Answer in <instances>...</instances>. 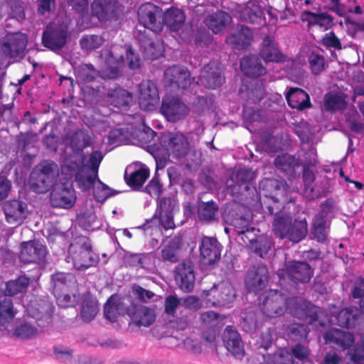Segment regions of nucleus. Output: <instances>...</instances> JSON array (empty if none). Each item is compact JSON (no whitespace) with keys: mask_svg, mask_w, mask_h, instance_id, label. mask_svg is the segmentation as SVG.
Listing matches in <instances>:
<instances>
[{"mask_svg":"<svg viewBox=\"0 0 364 364\" xmlns=\"http://www.w3.org/2000/svg\"><path fill=\"white\" fill-rule=\"evenodd\" d=\"M349 354L354 364H364V336L361 338V346H355Z\"/></svg>","mask_w":364,"mask_h":364,"instance_id":"obj_63","label":"nucleus"},{"mask_svg":"<svg viewBox=\"0 0 364 364\" xmlns=\"http://www.w3.org/2000/svg\"><path fill=\"white\" fill-rule=\"evenodd\" d=\"M352 294L354 298L361 299L360 306L361 311L364 313V278L360 279L355 283Z\"/></svg>","mask_w":364,"mask_h":364,"instance_id":"obj_64","label":"nucleus"},{"mask_svg":"<svg viewBox=\"0 0 364 364\" xmlns=\"http://www.w3.org/2000/svg\"><path fill=\"white\" fill-rule=\"evenodd\" d=\"M268 280L267 268L263 264H259L252 267L247 271L245 283L249 291L257 293L265 288Z\"/></svg>","mask_w":364,"mask_h":364,"instance_id":"obj_22","label":"nucleus"},{"mask_svg":"<svg viewBox=\"0 0 364 364\" xmlns=\"http://www.w3.org/2000/svg\"><path fill=\"white\" fill-rule=\"evenodd\" d=\"M246 96L247 102L244 106L243 117L247 122H261L263 119V111L251 109L248 107L250 102L254 103L259 102L264 96V86L262 82L260 85H256L255 87H247Z\"/></svg>","mask_w":364,"mask_h":364,"instance_id":"obj_20","label":"nucleus"},{"mask_svg":"<svg viewBox=\"0 0 364 364\" xmlns=\"http://www.w3.org/2000/svg\"><path fill=\"white\" fill-rule=\"evenodd\" d=\"M316 314L309 313L307 322L312 328L324 327L328 323L337 324L345 328H350L358 321V309L356 307L346 308L337 314L338 308L333 305L329 308L330 314H325L319 307Z\"/></svg>","mask_w":364,"mask_h":364,"instance_id":"obj_5","label":"nucleus"},{"mask_svg":"<svg viewBox=\"0 0 364 364\" xmlns=\"http://www.w3.org/2000/svg\"><path fill=\"white\" fill-rule=\"evenodd\" d=\"M347 95L341 92L331 91L325 95L323 107L328 112H336L345 108L347 102Z\"/></svg>","mask_w":364,"mask_h":364,"instance_id":"obj_45","label":"nucleus"},{"mask_svg":"<svg viewBox=\"0 0 364 364\" xmlns=\"http://www.w3.org/2000/svg\"><path fill=\"white\" fill-rule=\"evenodd\" d=\"M47 250L45 245L36 240L23 242L21 245L20 259L24 263H38L45 259Z\"/></svg>","mask_w":364,"mask_h":364,"instance_id":"obj_23","label":"nucleus"},{"mask_svg":"<svg viewBox=\"0 0 364 364\" xmlns=\"http://www.w3.org/2000/svg\"><path fill=\"white\" fill-rule=\"evenodd\" d=\"M240 68L243 74L250 78L254 79L266 73V68L259 62L256 55H246L240 61Z\"/></svg>","mask_w":364,"mask_h":364,"instance_id":"obj_33","label":"nucleus"},{"mask_svg":"<svg viewBox=\"0 0 364 364\" xmlns=\"http://www.w3.org/2000/svg\"><path fill=\"white\" fill-rule=\"evenodd\" d=\"M66 38L67 32L65 29H53L52 26H47L43 32L42 42L45 47L52 50H57L65 46Z\"/></svg>","mask_w":364,"mask_h":364,"instance_id":"obj_29","label":"nucleus"},{"mask_svg":"<svg viewBox=\"0 0 364 364\" xmlns=\"http://www.w3.org/2000/svg\"><path fill=\"white\" fill-rule=\"evenodd\" d=\"M48 309L50 306L46 303L41 304L36 301H31L26 308L27 315L16 321L13 335L21 339L35 336L38 328L34 323L39 327H43L50 321L52 311H48Z\"/></svg>","mask_w":364,"mask_h":364,"instance_id":"obj_4","label":"nucleus"},{"mask_svg":"<svg viewBox=\"0 0 364 364\" xmlns=\"http://www.w3.org/2000/svg\"><path fill=\"white\" fill-rule=\"evenodd\" d=\"M27 36L21 32L6 34L0 41V55L7 58L20 56L27 46Z\"/></svg>","mask_w":364,"mask_h":364,"instance_id":"obj_16","label":"nucleus"},{"mask_svg":"<svg viewBox=\"0 0 364 364\" xmlns=\"http://www.w3.org/2000/svg\"><path fill=\"white\" fill-rule=\"evenodd\" d=\"M289 105L294 109L303 110L311 107L309 95L302 89L290 87L286 94Z\"/></svg>","mask_w":364,"mask_h":364,"instance_id":"obj_37","label":"nucleus"},{"mask_svg":"<svg viewBox=\"0 0 364 364\" xmlns=\"http://www.w3.org/2000/svg\"><path fill=\"white\" fill-rule=\"evenodd\" d=\"M336 211V205L333 199H327L321 205V210L317 214H321L324 218L330 220L334 216Z\"/></svg>","mask_w":364,"mask_h":364,"instance_id":"obj_62","label":"nucleus"},{"mask_svg":"<svg viewBox=\"0 0 364 364\" xmlns=\"http://www.w3.org/2000/svg\"><path fill=\"white\" fill-rule=\"evenodd\" d=\"M118 297L112 295L105 304V316L109 321L114 322L117 316L120 314L119 304L117 302Z\"/></svg>","mask_w":364,"mask_h":364,"instance_id":"obj_56","label":"nucleus"},{"mask_svg":"<svg viewBox=\"0 0 364 364\" xmlns=\"http://www.w3.org/2000/svg\"><path fill=\"white\" fill-rule=\"evenodd\" d=\"M92 134L86 129L77 130L69 139V146L73 154L64 159L62 164V174L75 176L78 188L86 190L90 188L97 177L100 164L104 157L100 151H92L86 156L84 149L92 145Z\"/></svg>","mask_w":364,"mask_h":364,"instance_id":"obj_1","label":"nucleus"},{"mask_svg":"<svg viewBox=\"0 0 364 364\" xmlns=\"http://www.w3.org/2000/svg\"><path fill=\"white\" fill-rule=\"evenodd\" d=\"M114 5V0H94L91 5L92 15L100 21H105L113 12Z\"/></svg>","mask_w":364,"mask_h":364,"instance_id":"obj_47","label":"nucleus"},{"mask_svg":"<svg viewBox=\"0 0 364 364\" xmlns=\"http://www.w3.org/2000/svg\"><path fill=\"white\" fill-rule=\"evenodd\" d=\"M252 216L247 213L245 215L240 216L232 219L231 225L233 226L234 230L238 235L241 236V239L244 243L247 245V236L251 237L255 233L256 229L252 225Z\"/></svg>","mask_w":364,"mask_h":364,"instance_id":"obj_39","label":"nucleus"},{"mask_svg":"<svg viewBox=\"0 0 364 364\" xmlns=\"http://www.w3.org/2000/svg\"><path fill=\"white\" fill-rule=\"evenodd\" d=\"M309 65L314 74H318L323 70L325 59L323 56L315 53H311L309 57Z\"/></svg>","mask_w":364,"mask_h":364,"instance_id":"obj_61","label":"nucleus"},{"mask_svg":"<svg viewBox=\"0 0 364 364\" xmlns=\"http://www.w3.org/2000/svg\"><path fill=\"white\" fill-rule=\"evenodd\" d=\"M139 45L141 50L144 53L145 56L149 59H156L161 56L164 51L163 42L156 39L153 41L150 38L144 35L138 37Z\"/></svg>","mask_w":364,"mask_h":364,"instance_id":"obj_35","label":"nucleus"},{"mask_svg":"<svg viewBox=\"0 0 364 364\" xmlns=\"http://www.w3.org/2000/svg\"><path fill=\"white\" fill-rule=\"evenodd\" d=\"M67 262H71L77 270H85L96 266L99 257L92 251L90 240L86 237H79L70 245Z\"/></svg>","mask_w":364,"mask_h":364,"instance_id":"obj_10","label":"nucleus"},{"mask_svg":"<svg viewBox=\"0 0 364 364\" xmlns=\"http://www.w3.org/2000/svg\"><path fill=\"white\" fill-rule=\"evenodd\" d=\"M218 210V205L213 200L202 202L198 205V218L202 221H211L215 218Z\"/></svg>","mask_w":364,"mask_h":364,"instance_id":"obj_55","label":"nucleus"},{"mask_svg":"<svg viewBox=\"0 0 364 364\" xmlns=\"http://www.w3.org/2000/svg\"><path fill=\"white\" fill-rule=\"evenodd\" d=\"M224 318L225 316L213 311H208L200 314L202 323L208 328L215 327L220 324L223 325Z\"/></svg>","mask_w":364,"mask_h":364,"instance_id":"obj_59","label":"nucleus"},{"mask_svg":"<svg viewBox=\"0 0 364 364\" xmlns=\"http://www.w3.org/2000/svg\"><path fill=\"white\" fill-rule=\"evenodd\" d=\"M53 285V294L56 298L57 304L62 308H68L75 305L77 297L75 294L72 296L67 291L71 287H74L76 280L70 274L63 272L56 273L52 276Z\"/></svg>","mask_w":364,"mask_h":364,"instance_id":"obj_13","label":"nucleus"},{"mask_svg":"<svg viewBox=\"0 0 364 364\" xmlns=\"http://www.w3.org/2000/svg\"><path fill=\"white\" fill-rule=\"evenodd\" d=\"M306 19L308 21L309 28L312 31L319 29L324 31L333 24V18L326 13L314 14L309 11L306 13Z\"/></svg>","mask_w":364,"mask_h":364,"instance_id":"obj_46","label":"nucleus"},{"mask_svg":"<svg viewBox=\"0 0 364 364\" xmlns=\"http://www.w3.org/2000/svg\"><path fill=\"white\" fill-rule=\"evenodd\" d=\"M224 81L225 77L220 64L218 62L212 61L202 68L199 82H196V84L200 83L208 88L216 89Z\"/></svg>","mask_w":364,"mask_h":364,"instance_id":"obj_21","label":"nucleus"},{"mask_svg":"<svg viewBox=\"0 0 364 364\" xmlns=\"http://www.w3.org/2000/svg\"><path fill=\"white\" fill-rule=\"evenodd\" d=\"M222 246L215 237H204L200 246L203 262L212 264L220 259Z\"/></svg>","mask_w":364,"mask_h":364,"instance_id":"obj_25","label":"nucleus"},{"mask_svg":"<svg viewBox=\"0 0 364 364\" xmlns=\"http://www.w3.org/2000/svg\"><path fill=\"white\" fill-rule=\"evenodd\" d=\"M259 308L269 318L282 316L287 311L294 317L307 321L309 313L316 314L318 309L311 303L299 297H290L284 292L270 289L259 298Z\"/></svg>","mask_w":364,"mask_h":364,"instance_id":"obj_2","label":"nucleus"},{"mask_svg":"<svg viewBox=\"0 0 364 364\" xmlns=\"http://www.w3.org/2000/svg\"><path fill=\"white\" fill-rule=\"evenodd\" d=\"M345 118L347 126L351 131L355 132H364V123L354 107H350L347 109Z\"/></svg>","mask_w":364,"mask_h":364,"instance_id":"obj_51","label":"nucleus"},{"mask_svg":"<svg viewBox=\"0 0 364 364\" xmlns=\"http://www.w3.org/2000/svg\"><path fill=\"white\" fill-rule=\"evenodd\" d=\"M123 64L122 55L117 58L112 52L105 51V63L100 71H97L91 64H82L76 70L77 76L83 82H90L98 75L104 79H114L120 74Z\"/></svg>","mask_w":364,"mask_h":364,"instance_id":"obj_7","label":"nucleus"},{"mask_svg":"<svg viewBox=\"0 0 364 364\" xmlns=\"http://www.w3.org/2000/svg\"><path fill=\"white\" fill-rule=\"evenodd\" d=\"M62 174L60 170V181L65 182L57 183L50 194V200L53 206L63 208H70L74 205L76 201L75 191L73 187V178Z\"/></svg>","mask_w":364,"mask_h":364,"instance_id":"obj_15","label":"nucleus"},{"mask_svg":"<svg viewBox=\"0 0 364 364\" xmlns=\"http://www.w3.org/2000/svg\"><path fill=\"white\" fill-rule=\"evenodd\" d=\"M189 111V107L177 97H164L160 107L161 113L170 122H176L184 119Z\"/></svg>","mask_w":364,"mask_h":364,"instance_id":"obj_17","label":"nucleus"},{"mask_svg":"<svg viewBox=\"0 0 364 364\" xmlns=\"http://www.w3.org/2000/svg\"><path fill=\"white\" fill-rule=\"evenodd\" d=\"M310 329L304 324L293 323L288 328L287 336L289 339L301 341L307 338Z\"/></svg>","mask_w":364,"mask_h":364,"instance_id":"obj_57","label":"nucleus"},{"mask_svg":"<svg viewBox=\"0 0 364 364\" xmlns=\"http://www.w3.org/2000/svg\"><path fill=\"white\" fill-rule=\"evenodd\" d=\"M30 279L26 275H21L16 279L9 281L6 284L5 294L14 296L26 290Z\"/></svg>","mask_w":364,"mask_h":364,"instance_id":"obj_50","label":"nucleus"},{"mask_svg":"<svg viewBox=\"0 0 364 364\" xmlns=\"http://www.w3.org/2000/svg\"><path fill=\"white\" fill-rule=\"evenodd\" d=\"M149 176V170L144 165H135L126 169L125 178L127 184L134 188H140Z\"/></svg>","mask_w":364,"mask_h":364,"instance_id":"obj_36","label":"nucleus"},{"mask_svg":"<svg viewBox=\"0 0 364 364\" xmlns=\"http://www.w3.org/2000/svg\"><path fill=\"white\" fill-rule=\"evenodd\" d=\"M163 21L171 31H183L185 26L186 16L182 10L171 8L164 13Z\"/></svg>","mask_w":364,"mask_h":364,"instance_id":"obj_41","label":"nucleus"},{"mask_svg":"<svg viewBox=\"0 0 364 364\" xmlns=\"http://www.w3.org/2000/svg\"><path fill=\"white\" fill-rule=\"evenodd\" d=\"M247 245L254 252L260 257L264 258L268 255L274 252V242L271 237L267 236H260L257 238L256 232L252 236H247Z\"/></svg>","mask_w":364,"mask_h":364,"instance_id":"obj_32","label":"nucleus"},{"mask_svg":"<svg viewBox=\"0 0 364 364\" xmlns=\"http://www.w3.org/2000/svg\"><path fill=\"white\" fill-rule=\"evenodd\" d=\"M6 220L10 224H21L27 215V204L24 202L12 200L4 205Z\"/></svg>","mask_w":364,"mask_h":364,"instance_id":"obj_28","label":"nucleus"},{"mask_svg":"<svg viewBox=\"0 0 364 364\" xmlns=\"http://www.w3.org/2000/svg\"><path fill=\"white\" fill-rule=\"evenodd\" d=\"M223 342L227 350L232 355L241 360L245 355V349L241 338L237 331L231 326L225 328L223 334Z\"/></svg>","mask_w":364,"mask_h":364,"instance_id":"obj_27","label":"nucleus"},{"mask_svg":"<svg viewBox=\"0 0 364 364\" xmlns=\"http://www.w3.org/2000/svg\"><path fill=\"white\" fill-rule=\"evenodd\" d=\"M93 188V196L95 198L98 202H105L109 197L112 196L118 193L119 192L112 190L109 186H107L106 184L103 183L102 181H100L98 178V174L97 175V177L95 178L92 186L86 189V191L90 190V188ZM82 191H85V190H82L80 188Z\"/></svg>","mask_w":364,"mask_h":364,"instance_id":"obj_49","label":"nucleus"},{"mask_svg":"<svg viewBox=\"0 0 364 364\" xmlns=\"http://www.w3.org/2000/svg\"><path fill=\"white\" fill-rule=\"evenodd\" d=\"M203 301L206 307L230 308L236 298L235 290L228 282L214 284L209 290L203 291Z\"/></svg>","mask_w":364,"mask_h":364,"instance_id":"obj_12","label":"nucleus"},{"mask_svg":"<svg viewBox=\"0 0 364 364\" xmlns=\"http://www.w3.org/2000/svg\"><path fill=\"white\" fill-rule=\"evenodd\" d=\"M255 177V173L247 168H239L235 174V181L237 186L241 187L244 185V189L247 190V183L253 180Z\"/></svg>","mask_w":364,"mask_h":364,"instance_id":"obj_60","label":"nucleus"},{"mask_svg":"<svg viewBox=\"0 0 364 364\" xmlns=\"http://www.w3.org/2000/svg\"><path fill=\"white\" fill-rule=\"evenodd\" d=\"M273 232L279 237L287 238L291 242H299L307 234V223L306 219L294 220L287 213L280 212L276 214L273 221Z\"/></svg>","mask_w":364,"mask_h":364,"instance_id":"obj_9","label":"nucleus"},{"mask_svg":"<svg viewBox=\"0 0 364 364\" xmlns=\"http://www.w3.org/2000/svg\"><path fill=\"white\" fill-rule=\"evenodd\" d=\"M274 164L278 169L286 173L288 176L295 178L296 168L300 166L298 159L288 154L277 156L274 160Z\"/></svg>","mask_w":364,"mask_h":364,"instance_id":"obj_44","label":"nucleus"},{"mask_svg":"<svg viewBox=\"0 0 364 364\" xmlns=\"http://www.w3.org/2000/svg\"><path fill=\"white\" fill-rule=\"evenodd\" d=\"M277 275L282 290L294 294L297 289L296 282H309L313 275V269L306 262L290 261L285 264V268L278 270Z\"/></svg>","mask_w":364,"mask_h":364,"instance_id":"obj_6","label":"nucleus"},{"mask_svg":"<svg viewBox=\"0 0 364 364\" xmlns=\"http://www.w3.org/2000/svg\"><path fill=\"white\" fill-rule=\"evenodd\" d=\"M239 18L246 23L260 24L263 21V11L258 4L248 1L240 11Z\"/></svg>","mask_w":364,"mask_h":364,"instance_id":"obj_40","label":"nucleus"},{"mask_svg":"<svg viewBox=\"0 0 364 364\" xmlns=\"http://www.w3.org/2000/svg\"><path fill=\"white\" fill-rule=\"evenodd\" d=\"M259 55L266 62L280 63L286 60V56L279 50L274 38L269 36L262 41Z\"/></svg>","mask_w":364,"mask_h":364,"instance_id":"obj_30","label":"nucleus"},{"mask_svg":"<svg viewBox=\"0 0 364 364\" xmlns=\"http://www.w3.org/2000/svg\"><path fill=\"white\" fill-rule=\"evenodd\" d=\"M178 209L175 200L171 198H164L158 201L157 208L154 216L138 228L144 230L151 229V234L155 231H161L173 229L175 223L173 220L174 212Z\"/></svg>","mask_w":364,"mask_h":364,"instance_id":"obj_8","label":"nucleus"},{"mask_svg":"<svg viewBox=\"0 0 364 364\" xmlns=\"http://www.w3.org/2000/svg\"><path fill=\"white\" fill-rule=\"evenodd\" d=\"M252 38V32L248 27L238 26L237 31L227 38V42L234 48L241 50L250 44Z\"/></svg>","mask_w":364,"mask_h":364,"instance_id":"obj_38","label":"nucleus"},{"mask_svg":"<svg viewBox=\"0 0 364 364\" xmlns=\"http://www.w3.org/2000/svg\"><path fill=\"white\" fill-rule=\"evenodd\" d=\"M316 164V159L314 157L305 163L303 168L304 195L309 200L324 196L329 188L328 181L325 177L316 179V182L314 183L315 177L310 167L315 166Z\"/></svg>","mask_w":364,"mask_h":364,"instance_id":"obj_14","label":"nucleus"},{"mask_svg":"<svg viewBox=\"0 0 364 364\" xmlns=\"http://www.w3.org/2000/svg\"><path fill=\"white\" fill-rule=\"evenodd\" d=\"M107 101L113 107L126 109L133 102V96L124 89L116 88L108 92Z\"/></svg>","mask_w":364,"mask_h":364,"instance_id":"obj_43","label":"nucleus"},{"mask_svg":"<svg viewBox=\"0 0 364 364\" xmlns=\"http://www.w3.org/2000/svg\"><path fill=\"white\" fill-rule=\"evenodd\" d=\"M11 299H4L0 301V326L9 323L16 314Z\"/></svg>","mask_w":364,"mask_h":364,"instance_id":"obj_52","label":"nucleus"},{"mask_svg":"<svg viewBox=\"0 0 364 364\" xmlns=\"http://www.w3.org/2000/svg\"><path fill=\"white\" fill-rule=\"evenodd\" d=\"M263 358L268 364H294L291 354L287 348H281L274 354H268Z\"/></svg>","mask_w":364,"mask_h":364,"instance_id":"obj_53","label":"nucleus"},{"mask_svg":"<svg viewBox=\"0 0 364 364\" xmlns=\"http://www.w3.org/2000/svg\"><path fill=\"white\" fill-rule=\"evenodd\" d=\"M331 220L316 214L312 224V234L318 242H323L327 239Z\"/></svg>","mask_w":364,"mask_h":364,"instance_id":"obj_48","label":"nucleus"},{"mask_svg":"<svg viewBox=\"0 0 364 364\" xmlns=\"http://www.w3.org/2000/svg\"><path fill=\"white\" fill-rule=\"evenodd\" d=\"M188 149V141L181 133L163 134L158 143L148 146V151L155 159L156 171L166 166L171 154L180 159L187 154Z\"/></svg>","mask_w":364,"mask_h":364,"instance_id":"obj_3","label":"nucleus"},{"mask_svg":"<svg viewBox=\"0 0 364 364\" xmlns=\"http://www.w3.org/2000/svg\"><path fill=\"white\" fill-rule=\"evenodd\" d=\"M127 314L137 326H149L156 318L154 310L144 305L132 304L127 308Z\"/></svg>","mask_w":364,"mask_h":364,"instance_id":"obj_26","label":"nucleus"},{"mask_svg":"<svg viewBox=\"0 0 364 364\" xmlns=\"http://www.w3.org/2000/svg\"><path fill=\"white\" fill-rule=\"evenodd\" d=\"M99 311L97 301L92 297H87L82 304L81 316L85 321H92Z\"/></svg>","mask_w":364,"mask_h":364,"instance_id":"obj_54","label":"nucleus"},{"mask_svg":"<svg viewBox=\"0 0 364 364\" xmlns=\"http://www.w3.org/2000/svg\"><path fill=\"white\" fill-rule=\"evenodd\" d=\"M164 79L170 86H174L183 90L191 85L189 71L184 67L175 65L166 70Z\"/></svg>","mask_w":364,"mask_h":364,"instance_id":"obj_24","label":"nucleus"},{"mask_svg":"<svg viewBox=\"0 0 364 364\" xmlns=\"http://www.w3.org/2000/svg\"><path fill=\"white\" fill-rule=\"evenodd\" d=\"M324 339L326 344L335 345L342 349L350 348L354 343L352 333L339 329H331L327 331L324 334Z\"/></svg>","mask_w":364,"mask_h":364,"instance_id":"obj_34","label":"nucleus"},{"mask_svg":"<svg viewBox=\"0 0 364 364\" xmlns=\"http://www.w3.org/2000/svg\"><path fill=\"white\" fill-rule=\"evenodd\" d=\"M175 278L182 290L191 291L195 284V274L191 262L179 264L175 270Z\"/></svg>","mask_w":364,"mask_h":364,"instance_id":"obj_31","label":"nucleus"},{"mask_svg":"<svg viewBox=\"0 0 364 364\" xmlns=\"http://www.w3.org/2000/svg\"><path fill=\"white\" fill-rule=\"evenodd\" d=\"M138 18L139 23L144 28H148L154 33L160 31L163 28L161 21V11L153 4H142L138 9Z\"/></svg>","mask_w":364,"mask_h":364,"instance_id":"obj_19","label":"nucleus"},{"mask_svg":"<svg viewBox=\"0 0 364 364\" xmlns=\"http://www.w3.org/2000/svg\"><path fill=\"white\" fill-rule=\"evenodd\" d=\"M58 165L54 162L44 161L38 164L31 171L29 183L33 191L44 193L54 185L58 175Z\"/></svg>","mask_w":364,"mask_h":364,"instance_id":"obj_11","label":"nucleus"},{"mask_svg":"<svg viewBox=\"0 0 364 364\" xmlns=\"http://www.w3.org/2000/svg\"><path fill=\"white\" fill-rule=\"evenodd\" d=\"M138 100L143 110H154L159 104L160 97L156 85L151 80H143L138 88Z\"/></svg>","mask_w":364,"mask_h":364,"instance_id":"obj_18","label":"nucleus"},{"mask_svg":"<svg viewBox=\"0 0 364 364\" xmlns=\"http://www.w3.org/2000/svg\"><path fill=\"white\" fill-rule=\"evenodd\" d=\"M232 20L231 16L223 11H217L205 18V23L214 33L222 31Z\"/></svg>","mask_w":364,"mask_h":364,"instance_id":"obj_42","label":"nucleus"},{"mask_svg":"<svg viewBox=\"0 0 364 364\" xmlns=\"http://www.w3.org/2000/svg\"><path fill=\"white\" fill-rule=\"evenodd\" d=\"M104 41L105 40L101 36L86 35L81 38L80 46L83 50H92L100 48Z\"/></svg>","mask_w":364,"mask_h":364,"instance_id":"obj_58","label":"nucleus"}]
</instances>
